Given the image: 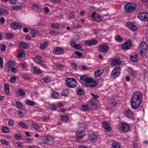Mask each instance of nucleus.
Returning <instances> with one entry per match:
<instances>
[{
  "instance_id": "obj_5",
  "label": "nucleus",
  "mask_w": 148,
  "mask_h": 148,
  "mask_svg": "<svg viewBox=\"0 0 148 148\" xmlns=\"http://www.w3.org/2000/svg\"><path fill=\"white\" fill-rule=\"evenodd\" d=\"M142 95L140 91L136 92L132 95L131 101L142 102Z\"/></svg>"
},
{
  "instance_id": "obj_60",
  "label": "nucleus",
  "mask_w": 148,
  "mask_h": 148,
  "mask_svg": "<svg viewBox=\"0 0 148 148\" xmlns=\"http://www.w3.org/2000/svg\"><path fill=\"white\" fill-rule=\"evenodd\" d=\"M71 67L74 69H77V65L75 63H71Z\"/></svg>"
},
{
  "instance_id": "obj_29",
  "label": "nucleus",
  "mask_w": 148,
  "mask_h": 148,
  "mask_svg": "<svg viewBox=\"0 0 148 148\" xmlns=\"http://www.w3.org/2000/svg\"><path fill=\"white\" fill-rule=\"evenodd\" d=\"M23 8L22 5H16L12 6L11 7L14 10L16 11L21 10Z\"/></svg>"
},
{
  "instance_id": "obj_27",
  "label": "nucleus",
  "mask_w": 148,
  "mask_h": 148,
  "mask_svg": "<svg viewBox=\"0 0 148 148\" xmlns=\"http://www.w3.org/2000/svg\"><path fill=\"white\" fill-rule=\"evenodd\" d=\"M103 71L102 69H99L96 71L95 73V76L98 77L101 76L103 73Z\"/></svg>"
},
{
  "instance_id": "obj_34",
  "label": "nucleus",
  "mask_w": 148,
  "mask_h": 148,
  "mask_svg": "<svg viewBox=\"0 0 148 148\" xmlns=\"http://www.w3.org/2000/svg\"><path fill=\"white\" fill-rule=\"evenodd\" d=\"M33 70L34 72V73H36L38 74H40L41 73L42 70L38 69L36 67H33Z\"/></svg>"
},
{
  "instance_id": "obj_33",
  "label": "nucleus",
  "mask_w": 148,
  "mask_h": 148,
  "mask_svg": "<svg viewBox=\"0 0 148 148\" xmlns=\"http://www.w3.org/2000/svg\"><path fill=\"white\" fill-rule=\"evenodd\" d=\"M51 96L52 98L56 99L58 98L59 94L56 92L53 91L51 93Z\"/></svg>"
},
{
  "instance_id": "obj_35",
  "label": "nucleus",
  "mask_w": 148,
  "mask_h": 148,
  "mask_svg": "<svg viewBox=\"0 0 148 148\" xmlns=\"http://www.w3.org/2000/svg\"><path fill=\"white\" fill-rule=\"evenodd\" d=\"M17 107L20 109H22L24 108L22 103L19 101H16L15 103Z\"/></svg>"
},
{
  "instance_id": "obj_15",
  "label": "nucleus",
  "mask_w": 148,
  "mask_h": 148,
  "mask_svg": "<svg viewBox=\"0 0 148 148\" xmlns=\"http://www.w3.org/2000/svg\"><path fill=\"white\" fill-rule=\"evenodd\" d=\"M124 114L125 116L129 118H132L134 115L133 112L129 109L125 111Z\"/></svg>"
},
{
  "instance_id": "obj_22",
  "label": "nucleus",
  "mask_w": 148,
  "mask_h": 148,
  "mask_svg": "<svg viewBox=\"0 0 148 148\" xmlns=\"http://www.w3.org/2000/svg\"><path fill=\"white\" fill-rule=\"evenodd\" d=\"M88 139L90 141L95 142L97 141V136L94 134H91L89 136Z\"/></svg>"
},
{
  "instance_id": "obj_51",
  "label": "nucleus",
  "mask_w": 148,
  "mask_h": 148,
  "mask_svg": "<svg viewBox=\"0 0 148 148\" xmlns=\"http://www.w3.org/2000/svg\"><path fill=\"white\" fill-rule=\"evenodd\" d=\"M14 136L15 138L17 140H21L22 139L21 135L19 134H16Z\"/></svg>"
},
{
  "instance_id": "obj_13",
  "label": "nucleus",
  "mask_w": 148,
  "mask_h": 148,
  "mask_svg": "<svg viewBox=\"0 0 148 148\" xmlns=\"http://www.w3.org/2000/svg\"><path fill=\"white\" fill-rule=\"evenodd\" d=\"M132 45V42L130 40H128L125 42L122 46V48L124 50L129 49Z\"/></svg>"
},
{
  "instance_id": "obj_20",
  "label": "nucleus",
  "mask_w": 148,
  "mask_h": 148,
  "mask_svg": "<svg viewBox=\"0 0 148 148\" xmlns=\"http://www.w3.org/2000/svg\"><path fill=\"white\" fill-rule=\"evenodd\" d=\"M130 60L133 62H135L138 59V56L137 54L135 53L130 55Z\"/></svg>"
},
{
  "instance_id": "obj_8",
  "label": "nucleus",
  "mask_w": 148,
  "mask_h": 148,
  "mask_svg": "<svg viewBox=\"0 0 148 148\" xmlns=\"http://www.w3.org/2000/svg\"><path fill=\"white\" fill-rule=\"evenodd\" d=\"M138 18L140 21H148V14L145 12H142L139 14Z\"/></svg>"
},
{
  "instance_id": "obj_16",
  "label": "nucleus",
  "mask_w": 148,
  "mask_h": 148,
  "mask_svg": "<svg viewBox=\"0 0 148 148\" xmlns=\"http://www.w3.org/2000/svg\"><path fill=\"white\" fill-rule=\"evenodd\" d=\"M141 103L137 101H131V105L132 108L134 109H137Z\"/></svg>"
},
{
  "instance_id": "obj_2",
  "label": "nucleus",
  "mask_w": 148,
  "mask_h": 148,
  "mask_svg": "<svg viewBox=\"0 0 148 148\" xmlns=\"http://www.w3.org/2000/svg\"><path fill=\"white\" fill-rule=\"evenodd\" d=\"M67 86L70 88H74L77 85V82L76 79L73 77L67 78L65 81Z\"/></svg>"
},
{
  "instance_id": "obj_53",
  "label": "nucleus",
  "mask_w": 148,
  "mask_h": 148,
  "mask_svg": "<svg viewBox=\"0 0 148 148\" xmlns=\"http://www.w3.org/2000/svg\"><path fill=\"white\" fill-rule=\"evenodd\" d=\"M43 80L44 82L47 83L50 82L51 81V79L49 77H47L43 78Z\"/></svg>"
},
{
  "instance_id": "obj_44",
  "label": "nucleus",
  "mask_w": 148,
  "mask_h": 148,
  "mask_svg": "<svg viewBox=\"0 0 148 148\" xmlns=\"http://www.w3.org/2000/svg\"><path fill=\"white\" fill-rule=\"evenodd\" d=\"M62 95L64 96H68L69 92L68 90H64L62 92Z\"/></svg>"
},
{
  "instance_id": "obj_28",
  "label": "nucleus",
  "mask_w": 148,
  "mask_h": 148,
  "mask_svg": "<svg viewBox=\"0 0 148 148\" xmlns=\"http://www.w3.org/2000/svg\"><path fill=\"white\" fill-rule=\"evenodd\" d=\"M14 64L13 61L11 60L8 62V71H11V69L14 66Z\"/></svg>"
},
{
  "instance_id": "obj_3",
  "label": "nucleus",
  "mask_w": 148,
  "mask_h": 148,
  "mask_svg": "<svg viewBox=\"0 0 148 148\" xmlns=\"http://www.w3.org/2000/svg\"><path fill=\"white\" fill-rule=\"evenodd\" d=\"M136 8V5L134 3H128L124 6V10L126 13H131L134 12Z\"/></svg>"
},
{
  "instance_id": "obj_24",
  "label": "nucleus",
  "mask_w": 148,
  "mask_h": 148,
  "mask_svg": "<svg viewBox=\"0 0 148 148\" xmlns=\"http://www.w3.org/2000/svg\"><path fill=\"white\" fill-rule=\"evenodd\" d=\"M18 45L21 48L23 49H27L29 47V45L27 43L23 42H19Z\"/></svg>"
},
{
  "instance_id": "obj_52",
  "label": "nucleus",
  "mask_w": 148,
  "mask_h": 148,
  "mask_svg": "<svg viewBox=\"0 0 148 148\" xmlns=\"http://www.w3.org/2000/svg\"><path fill=\"white\" fill-rule=\"evenodd\" d=\"M77 93L79 95H83L84 93V90L82 89H79L77 90Z\"/></svg>"
},
{
  "instance_id": "obj_45",
  "label": "nucleus",
  "mask_w": 148,
  "mask_h": 148,
  "mask_svg": "<svg viewBox=\"0 0 148 148\" xmlns=\"http://www.w3.org/2000/svg\"><path fill=\"white\" fill-rule=\"evenodd\" d=\"M25 52L23 50H22L18 55L17 57L18 58L24 57L25 56Z\"/></svg>"
},
{
  "instance_id": "obj_25",
  "label": "nucleus",
  "mask_w": 148,
  "mask_h": 148,
  "mask_svg": "<svg viewBox=\"0 0 148 148\" xmlns=\"http://www.w3.org/2000/svg\"><path fill=\"white\" fill-rule=\"evenodd\" d=\"M71 46L77 50H79L82 48V46L78 44H76L75 42H72L71 44Z\"/></svg>"
},
{
  "instance_id": "obj_21",
  "label": "nucleus",
  "mask_w": 148,
  "mask_h": 148,
  "mask_svg": "<svg viewBox=\"0 0 148 148\" xmlns=\"http://www.w3.org/2000/svg\"><path fill=\"white\" fill-rule=\"evenodd\" d=\"M99 49L102 52H106L109 50V47L105 45H103L100 46Z\"/></svg>"
},
{
  "instance_id": "obj_55",
  "label": "nucleus",
  "mask_w": 148,
  "mask_h": 148,
  "mask_svg": "<svg viewBox=\"0 0 148 148\" xmlns=\"http://www.w3.org/2000/svg\"><path fill=\"white\" fill-rule=\"evenodd\" d=\"M75 54L76 55L79 57L83 55L82 53L77 51H75Z\"/></svg>"
},
{
  "instance_id": "obj_39",
  "label": "nucleus",
  "mask_w": 148,
  "mask_h": 148,
  "mask_svg": "<svg viewBox=\"0 0 148 148\" xmlns=\"http://www.w3.org/2000/svg\"><path fill=\"white\" fill-rule=\"evenodd\" d=\"M50 108L53 110L55 111H56L57 108V105H56L54 103H52L49 105Z\"/></svg>"
},
{
  "instance_id": "obj_50",
  "label": "nucleus",
  "mask_w": 148,
  "mask_h": 148,
  "mask_svg": "<svg viewBox=\"0 0 148 148\" xmlns=\"http://www.w3.org/2000/svg\"><path fill=\"white\" fill-rule=\"evenodd\" d=\"M6 37L8 38H14V35L12 34L7 33L6 34Z\"/></svg>"
},
{
  "instance_id": "obj_49",
  "label": "nucleus",
  "mask_w": 148,
  "mask_h": 148,
  "mask_svg": "<svg viewBox=\"0 0 148 148\" xmlns=\"http://www.w3.org/2000/svg\"><path fill=\"white\" fill-rule=\"evenodd\" d=\"M50 34L51 36H55L58 35L59 34V33L56 31L53 30L50 32Z\"/></svg>"
},
{
  "instance_id": "obj_46",
  "label": "nucleus",
  "mask_w": 148,
  "mask_h": 148,
  "mask_svg": "<svg viewBox=\"0 0 148 148\" xmlns=\"http://www.w3.org/2000/svg\"><path fill=\"white\" fill-rule=\"evenodd\" d=\"M0 13L8 14L9 12L6 10L2 8H0Z\"/></svg>"
},
{
  "instance_id": "obj_59",
  "label": "nucleus",
  "mask_w": 148,
  "mask_h": 148,
  "mask_svg": "<svg viewBox=\"0 0 148 148\" xmlns=\"http://www.w3.org/2000/svg\"><path fill=\"white\" fill-rule=\"evenodd\" d=\"M0 48L1 50L4 51L5 50L6 46L4 45H2L0 46Z\"/></svg>"
},
{
  "instance_id": "obj_1",
  "label": "nucleus",
  "mask_w": 148,
  "mask_h": 148,
  "mask_svg": "<svg viewBox=\"0 0 148 148\" xmlns=\"http://www.w3.org/2000/svg\"><path fill=\"white\" fill-rule=\"evenodd\" d=\"M80 79L81 82L87 87H93L98 84V81L95 80L86 75L81 76Z\"/></svg>"
},
{
  "instance_id": "obj_7",
  "label": "nucleus",
  "mask_w": 148,
  "mask_h": 148,
  "mask_svg": "<svg viewBox=\"0 0 148 148\" xmlns=\"http://www.w3.org/2000/svg\"><path fill=\"white\" fill-rule=\"evenodd\" d=\"M92 19L98 22H100L103 20V17L97 14L96 12H94L91 15Z\"/></svg>"
},
{
  "instance_id": "obj_14",
  "label": "nucleus",
  "mask_w": 148,
  "mask_h": 148,
  "mask_svg": "<svg viewBox=\"0 0 148 148\" xmlns=\"http://www.w3.org/2000/svg\"><path fill=\"white\" fill-rule=\"evenodd\" d=\"M53 53L56 54H61L64 53V50L61 47L55 48L53 50Z\"/></svg>"
},
{
  "instance_id": "obj_57",
  "label": "nucleus",
  "mask_w": 148,
  "mask_h": 148,
  "mask_svg": "<svg viewBox=\"0 0 148 148\" xmlns=\"http://www.w3.org/2000/svg\"><path fill=\"white\" fill-rule=\"evenodd\" d=\"M16 77H15V76L11 77L10 78V80L11 82H14L16 81Z\"/></svg>"
},
{
  "instance_id": "obj_9",
  "label": "nucleus",
  "mask_w": 148,
  "mask_h": 148,
  "mask_svg": "<svg viewBox=\"0 0 148 148\" xmlns=\"http://www.w3.org/2000/svg\"><path fill=\"white\" fill-rule=\"evenodd\" d=\"M54 143L53 138L51 136H47L45 137L42 143L46 145H51Z\"/></svg>"
},
{
  "instance_id": "obj_54",
  "label": "nucleus",
  "mask_w": 148,
  "mask_h": 148,
  "mask_svg": "<svg viewBox=\"0 0 148 148\" xmlns=\"http://www.w3.org/2000/svg\"><path fill=\"white\" fill-rule=\"evenodd\" d=\"M1 142L2 144L6 145H9V144L8 142L3 139H2L1 140Z\"/></svg>"
},
{
  "instance_id": "obj_23",
  "label": "nucleus",
  "mask_w": 148,
  "mask_h": 148,
  "mask_svg": "<svg viewBox=\"0 0 148 148\" xmlns=\"http://www.w3.org/2000/svg\"><path fill=\"white\" fill-rule=\"evenodd\" d=\"M11 26L14 29H19L22 27V25L18 23L14 22L11 24Z\"/></svg>"
},
{
  "instance_id": "obj_48",
  "label": "nucleus",
  "mask_w": 148,
  "mask_h": 148,
  "mask_svg": "<svg viewBox=\"0 0 148 148\" xmlns=\"http://www.w3.org/2000/svg\"><path fill=\"white\" fill-rule=\"evenodd\" d=\"M1 130L4 133H8L9 131V129L6 126H3Z\"/></svg>"
},
{
  "instance_id": "obj_42",
  "label": "nucleus",
  "mask_w": 148,
  "mask_h": 148,
  "mask_svg": "<svg viewBox=\"0 0 148 148\" xmlns=\"http://www.w3.org/2000/svg\"><path fill=\"white\" fill-rule=\"evenodd\" d=\"M115 39L117 42H122L123 40V38L119 35L116 36L115 37Z\"/></svg>"
},
{
  "instance_id": "obj_11",
  "label": "nucleus",
  "mask_w": 148,
  "mask_h": 148,
  "mask_svg": "<svg viewBox=\"0 0 148 148\" xmlns=\"http://www.w3.org/2000/svg\"><path fill=\"white\" fill-rule=\"evenodd\" d=\"M86 133L84 131H80L76 133L75 135L77 137L76 141L78 142H80V140L85 136Z\"/></svg>"
},
{
  "instance_id": "obj_30",
  "label": "nucleus",
  "mask_w": 148,
  "mask_h": 148,
  "mask_svg": "<svg viewBox=\"0 0 148 148\" xmlns=\"http://www.w3.org/2000/svg\"><path fill=\"white\" fill-rule=\"evenodd\" d=\"M33 60L36 63L40 64L41 62H42V58L39 56H36L34 58Z\"/></svg>"
},
{
  "instance_id": "obj_31",
  "label": "nucleus",
  "mask_w": 148,
  "mask_h": 148,
  "mask_svg": "<svg viewBox=\"0 0 148 148\" xmlns=\"http://www.w3.org/2000/svg\"><path fill=\"white\" fill-rule=\"evenodd\" d=\"M90 108L89 105L87 104H84L81 107L82 110L84 111H86L87 110H89Z\"/></svg>"
},
{
  "instance_id": "obj_61",
  "label": "nucleus",
  "mask_w": 148,
  "mask_h": 148,
  "mask_svg": "<svg viewBox=\"0 0 148 148\" xmlns=\"http://www.w3.org/2000/svg\"><path fill=\"white\" fill-rule=\"evenodd\" d=\"M69 17L70 18H73L75 17V15L73 12H71L69 15Z\"/></svg>"
},
{
  "instance_id": "obj_56",
  "label": "nucleus",
  "mask_w": 148,
  "mask_h": 148,
  "mask_svg": "<svg viewBox=\"0 0 148 148\" xmlns=\"http://www.w3.org/2000/svg\"><path fill=\"white\" fill-rule=\"evenodd\" d=\"M33 127L36 130H38L39 128V126L35 123H33L32 124Z\"/></svg>"
},
{
  "instance_id": "obj_58",
  "label": "nucleus",
  "mask_w": 148,
  "mask_h": 148,
  "mask_svg": "<svg viewBox=\"0 0 148 148\" xmlns=\"http://www.w3.org/2000/svg\"><path fill=\"white\" fill-rule=\"evenodd\" d=\"M3 67V59L1 58H0V68H2Z\"/></svg>"
},
{
  "instance_id": "obj_17",
  "label": "nucleus",
  "mask_w": 148,
  "mask_h": 148,
  "mask_svg": "<svg viewBox=\"0 0 148 148\" xmlns=\"http://www.w3.org/2000/svg\"><path fill=\"white\" fill-rule=\"evenodd\" d=\"M98 41L97 40L94 39L92 40L86 41L84 44L87 45H95L97 43Z\"/></svg>"
},
{
  "instance_id": "obj_64",
  "label": "nucleus",
  "mask_w": 148,
  "mask_h": 148,
  "mask_svg": "<svg viewBox=\"0 0 148 148\" xmlns=\"http://www.w3.org/2000/svg\"><path fill=\"white\" fill-rule=\"evenodd\" d=\"M33 7L34 8H36L38 9H39L40 8V7L38 5L36 4L34 5H33Z\"/></svg>"
},
{
  "instance_id": "obj_38",
  "label": "nucleus",
  "mask_w": 148,
  "mask_h": 148,
  "mask_svg": "<svg viewBox=\"0 0 148 148\" xmlns=\"http://www.w3.org/2000/svg\"><path fill=\"white\" fill-rule=\"evenodd\" d=\"M60 119L62 121L66 122L68 121V118L67 116L64 115H62L60 116Z\"/></svg>"
},
{
  "instance_id": "obj_32",
  "label": "nucleus",
  "mask_w": 148,
  "mask_h": 148,
  "mask_svg": "<svg viewBox=\"0 0 148 148\" xmlns=\"http://www.w3.org/2000/svg\"><path fill=\"white\" fill-rule=\"evenodd\" d=\"M4 91L6 94H8L10 93L9 86L8 85L5 84L4 85Z\"/></svg>"
},
{
  "instance_id": "obj_47",
  "label": "nucleus",
  "mask_w": 148,
  "mask_h": 148,
  "mask_svg": "<svg viewBox=\"0 0 148 148\" xmlns=\"http://www.w3.org/2000/svg\"><path fill=\"white\" fill-rule=\"evenodd\" d=\"M55 66L58 69L60 70H62L63 69L64 66L62 64H56L55 65Z\"/></svg>"
},
{
  "instance_id": "obj_26",
  "label": "nucleus",
  "mask_w": 148,
  "mask_h": 148,
  "mask_svg": "<svg viewBox=\"0 0 148 148\" xmlns=\"http://www.w3.org/2000/svg\"><path fill=\"white\" fill-rule=\"evenodd\" d=\"M48 45V42L47 41H45L40 45L39 48L40 49L44 50L47 47Z\"/></svg>"
},
{
  "instance_id": "obj_18",
  "label": "nucleus",
  "mask_w": 148,
  "mask_h": 148,
  "mask_svg": "<svg viewBox=\"0 0 148 148\" xmlns=\"http://www.w3.org/2000/svg\"><path fill=\"white\" fill-rule=\"evenodd\" d=\"M103 128L107 132H110L111 131V127L110 124L106 122H104L103 125Z\"/></svg>"
},
{
  "instance_id": "obj_40",
  "label": "nucleus",
  "mask_w": 148,
  "mask_h": 148,
  "mask_svg": "<svg viewBox=\"0 0 148 148\" xmlns=\"http://www.w3.org/2000/svg\"><path fill=\"white\" fill-rule=\"evenodd\" d=\"M17 94L19 96H22L25 95V93L22 90L19 89L17 91Z\"/></svg>"
},
{
  "instance_id": "obj_43",
  "label": "nucleus",
  "mask_w": 148,
  "mask_h": 148,
  "mask_svg": "<svg viewBox=\"0 0 148 148\" xmlns=\"http://www.w3.org/2000/svg\"><path fill=\"white\" fill-rule=\"evenodd\" d=\"M51 27L53 28H59L61 26L57 23H53L51 24Z\"/></svg>"
},
{
  "instance_id": "obj_41",
  "label": "nucleus",
  "mask_w": 148,
  "mask_h": 148,
  "mask_svg": "<svg viewBox=\"0 0 148 148\" xmlns=\"http://www.w3.org/2000/svg\"><path fill=\"white\" fill-rule=\"evenodd\" d=\"M19 126H20L22 128H25V129H27V128H28V127H29V126L28 125H27L25 123L22 122H19Z\"/></svg>"
},
{
  "instance_id": "obj_36",
  "label": "nucleus",
  "mask_w": 148,
  "mask_h": 148,
  "mask_svg": "<svg viewBox=\"0 0 148 148\" xmlns=\"http://www.w3.org/2000/svg\"><path fill=\"white\" fill-rule=\"evenodd\" d=\"M112 148H121V146L119 143L114 142L112 144Z\"/></svg>"
},
{
  "instance_id": "obj_19",
  "label": "nucleus",
  "mask_w": 148,
  "mask_h": 148,
  "mask_svg": "<svg viewBox=\"0 0 148 148\" xmlns=\"http://www.w3.org/2000/svg\"><path fill=\"white\" fill-rule=\"evenodd\" d=\"M126 25L128 28L133 31H135L137 28L136 26L132 23H127Z\"/></svg>"
},
{
  "instance_id": "obj_63",
  "label": "nucleus",
  "mask_w": 148,
  "mask_h": 148,
  "mask_svg": "<svg viewBox=\"0 0 148 148\" xmlns=\"http://www.w3.org/2000/svg\"><path fill=\"white\" fill-rule=\"evenodd\" d=\"M81 67L83 70H86L88 69V67L83 65H81Z\"/></svg>"
},
{
  "instance_id": "obj_37",
  "label": "nucleus",
  "mask_w": 148,
  "mask_h": 148,
  "mask_svg": "<svg viewBox=\"0 0 148 148\" xmlns=\"http://www.w3.org/2000/svg\"><path fill=\"white\" fill-rule=\"evenodd\" d=\"M26 103L28 105L33 106L35 105V102L32 100H27L26 101Z\"/></svg>"
},
{
  "instance_id": "obj_62",
  "label": "nucleus",
  "mask_w": 148,
  "mask_h": 148,
  "mask_svg": "<svg viewBox=\"0 0 148 148\" xmlns=\"http://www.w3.org/2000/svg\"><path fill=\"white\" fill-rule=\"evenodd\" d=\"M8 123L9 125L11 126H12L14 124V121L13 120H9Z\"/></svg>"
},
{
  "instance_id": "obj_6",
  "label": "nucleus",
  "mask_w": 148,
  "mask_h": 148,
  "mask_svg": "<svg viewBox=\"0 0 148 148\" xmlns=\"http://www.w3.org/2000/svg\"><path fill=\"white\" fill-rule=\"evenodd\" d=\"M148 46L147 43L144 41L141 42L140 45V53L142 56H144L147 52Z\"/></svg>"
},
{
  "instance_id": "obj_12",
  "label": "nucleus",
  "mask_w": 148,
  "mask_h": 148,
  "mask_svg": "<svg viewBox=\"0 0 148 148\" xmlns=\"http://www.w3.org/2000/svg\"><path fill=\"white\" fill-rule=\"evenodd\" d=\"M111 62L112 65L115 66H119L122 63L121 58L119 57L112 60Z\"/></svg>"
},
{
  "instance_id": "obj_4",
  "label": "nucleus",
  "mask_w": 148,
  "mask_h": 148,
  "mask_svg": "<svg viewBox=\"0 0 148 148\" xmlns=\"http://www.w3.org/2000/svg\"><path fill=\"white\" fill-rule=\"evenodd\" d=\"M119 130L121 132H127L130 130V127L128 123H122L118 125Z\"/></svg>"
},
{
  "instance_id": "obj_10",
  "label": "nucleus",
  "mask_w": 148,
  "mask_h": 148,
  "mask_svg": "<svg viewBox=\"0 0 148 148\" xmlns=\"http://www.w3.org/2000/svg\"><path fill=\"white\" fill-rule=\"evenodd\" d=\"M121 69L119 67L114 69L112 71L111 75L113 78H116L120 74Z\"/></svg>"
}]
</instances>
